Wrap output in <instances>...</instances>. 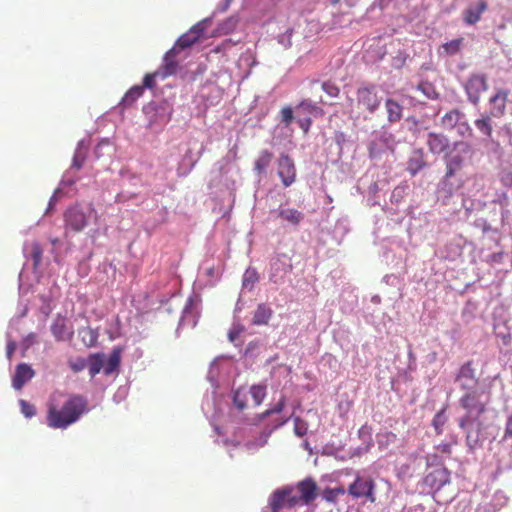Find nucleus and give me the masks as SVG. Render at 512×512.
<instances>
[{"label":"nucleus","instance_id":"nucleus-38","mask_svg":"<svg viewBox=\"0 0 512 512\" xmlns=\"http://www.w3.org/2000/svg\"><path fill=\"white\" fill-rule=\"evenodd\" d=\"M284 406H285V397L282 396L281 399L279 400V402L273 408L267 409L265 412H263L262 414H260L258 416V421H262L264 418L268 417L271 414L280 413L283 410Z\"/></svg>","mask_w":512,"mask_h":512},{"label":"nucleus","instance_id":"nucleus-53","mask_svg":"<svg viewBox=\"0 0 512 512\" xmlns=\"http://www.w3.org/2000/svg\"><path fill=\"white\" fill-rule=\"evenodd\" d=\"M473 416L474 415H468V413H467L463 418H461L459 421L460 428L464 429Z\"/></svg>","mask_w":512,"mask_h":512},{"label":"nucleus","instance_id":"nucleus-52","mask_svg":"<svg viewBox=\"0 0 512 512\" xmlns=\"http://www.w3.org/2000/svg\"><path fill=\"white\" fill-rule=\"evenodd\" d=\"M286 501L288 507H293L298 503L299 498L291 493L290 496L286 498Z\"/></svg>","mask_w":512,"mask_h":512},{"label":"nucleus","instance_id":"nucleus-36","mask_svg":"<svg viewBox=\"0 0 512 512\" xmlns=\"http://www.w3.org/2000/svg\"><path fill=\"white\" fill-rule=\"evenodd\" d=\"M321 87L330 98H337L340 94L339 87L330 81L323 82Z\"/></svg>","mask_w":512,"mask_h":512},{"label":"nucleus","instance_id":"nucleus-47","mask_svg":"<svg viewBox=\"0 0 512 512\" xmlns=\"http://www.w3.org/2000/svg\"><path fill=\"white\" fill-rule=\"evenodd\" d=\"M235 45V42H233L231 39L224 40L220 45L216 46L212 52L214 53H221L226 51L227 49L231 48Z\"/></svg>","mask_w":512,"mask_h":512},{"label":"nucleus","instance_id":"nucleus-10","mask_svg":"<svg viewBox=\"0 0 512 512\" xmlns=\"http://www.w3.org/2000/svg\"><path fill=\"white\" fill-rule=\"evenodd\" d=\"M456 381L460 383V387L463 390H472L476 387L479 380L476 376L475 369L473 368L472 361H467L460 367L456 376Z\"/></svg>","mask_w":512,"mask_h":512},{"label":"nucleus","instance_id":"nucleus-21","mask_svg":"<svg viewBox=\"0 0 512 512\" xmlns=\"http://www.w3.org/2000/svg\"><path fill=\"white\" fill-rule=\"evenodd\" d=\"M279 217L292 224L293 226H298L300 222L304 219V214L294 208L288 209H280Z\"/></svg>","mask_w":512,"mask_h":512},{"label":"nucleus","instance_id":"nucleus-37","mask_svg":"<svg viewBox=\"0 0 512 512\" xmlns=\"http://www.w3.org/2000/svg\"><path fill=\"white\" fill-rule=\"evenodd\" d=\"M65 328V323L63 320H58L52 325L51 331L57 340H64Z\"/></svg>","mask_w":512,"mask_h":512},{"label":"nucleus","instance_id":"nucleus-1","mask_svg":"<svg viewBox=\"0 0 512 512\" xmlns=\"http://www.w3.org/2000/svg\"><path fill=\"white\" fill-rule=\"evenodd\" d=\"M87 411L88 402L82 395H70L63 403L53 396L48 403L47 424L54 429H66Z\"/></svg>","mask_w":512,"mask_h":512},{"label":"nucleus","instance_id":"nucleus-51","mask_svg":"<svg viewBox=\"0 0 512 512\" xmlns=\"http://www.w3.org/2000/svg\"><path fill=\"white\" fill-rule=\"evenodd\" d=\"M436 449L444 454L451 455L452 445L450 443H440Z\"/></svg>","mask_w":512,"mask_h":512},{"label":"nucleus","instance_id":"nucleus-19","mask_svg":"<svg viewBox=\"0 0 512 512\" xmlns=\"http://www.w3.org/2000/svg\"><path fill=\"white\" fill-rule=\"evenodd\" d=\"M272 310L266 304H259L253 314L252 323L254 325H266L268 324L271 316Z\"/></svg>","mask_w":512,"mask_h":512},{"label":"nucleus","instance_id":"nucleus-24","mask_svg":"<svg viewBox=\"0 0 512 512\" xmlns=\"http://www.w3.org/2000/svg\"><path fill=\"white\" fill-rule=\"evenodd\" d=\"M87 367L90 376H96L102 369L104 370L103 355L99 353L91 354L87 359Z\"/></svg>","mask_w":512,"mask_h":512},{"label":"nucleus","instance_id":"nucleus-41","mask_svg":"<svg viewBox=\"0 0 512 512\" xmlns=\"http://www.w3.org/2000/svg\"><path fill=\"white\" fill-rule=\"evenodd\" d=\"M161 76L160 72L156 71L154 73H148L144 76L143 78V89L144 88H149V89H152L155 87V78L157 76Z\"/></svg>","mask_w":512,"mask_h":512},{"label":"nucleus","instance_id":"nucleus-46","mask_svg":"<svg viewBox=\"0 0 512 512\" xmlns=\"http://www.w3.org/2000/svg\"><path fill=\"white\" fill-rule=\"evenodd\" d=\"M511 438H512V412L506 418L503 440L506 441Z\"/></svg>","mask_w":512,"mask_h":512},{"label":"nucleus","instance_id":"nucleus-5","mask_svg":"<svg viewBox=\"0 0 512 512\" xmlns=\"http://www.w3.org/2000/svg\"><path fill=\"white\" fill-rule=\"evenodd\" d=\"M207 23L208 20L204 19L192 26L188 32L181 35L174 45L176 52L178 53L179 49L189 48L198 42L207 28Z\"/></svg>","mask_w":512,"mask_h":512},{"label":"nucleus","instance_id":"nucleus-6","mask_svg":"<svg viewBox=\"0 0 512 512\" xmlns=\"http://www.w3.org/2000/svg\"><path fill=\"white\" fill-rule=\"evenodd\" d=\"M479 398L480 393L475 388L466 390V393L460 398V404L468 415H475L478 418L485 412V404Z\"/></svg>","mask_w":512,"mask_h":512},{"label":"nucleus","instance_id":"nucleus-45","mask_svg":"<svg viewBox=\"0 0 512 512\" xmlns=\"http://www.w3.org/2000/svg\"><path fill=\"white\" fill-rule=\"evenodd\" d=\"M21 412L28 418L35 415V407L25 400H20Z\"/></svg>","mask_w":512,"mask_h":512},{"label":"nucleus","instance_id":"nucleus-3","mask_svg":"<svg viewBox=\"0 0 512 512\" xmlns=\"http://www.w3.org/2000/svg\"><path fill=\"white\" fill-rule=\"evenodd\" d=\"M375 482L372 478H363L359 475L356 476L353 483L348 487L347 492L353 498L365 497L369 502L374 503L376 501L375 496Z\"/></svg>","mask_w":512,"mask_h":512},{"label":"nucleus","instance_id":"nucleus-56","mask_svg":"<svg viewBox=\"0 0 512 512\" xmlns=\"http://www.w3.org/2000/svg\"><path fill=\"white\" fill-rule=\"evenodd\" d=\"M321 102H322L323 104H330V105L332 104V102H328V101H325V100H321Z\"/></svg>","mask_w":512,"mask_h":512},{"label":"nucleus","instance_id":"nucleus-57","mask_svg":"<svg viewBox=\"0 0 512 512\" xmlns=\"http://www.w3.org/2000/svg\"><path fill=\"white\" fill-rule=\"evenodd\" d=\"M100 147H101V144L97 145V147H96V152H98V150L100 149Z\"/></svg>","mask_w":512,"mask_h":512},{"label":"nucleus","instance_id":"nucleus-8","mask_svg":"<svg viewBox=\"0 0 512 512\" xmlns=\"http://www.w3.org/2000/svg\"><path fill=\"white\" fill-rule=\"evenodd\" d=\"M278 175L285 187H289L295 182L296 169L294 161L287 154H282L278 160Z\"/></svg>","mask_w":512,"mask_h":512},{"label":"nucleus","instance_id":"nucleus-42","mask_svg":"<svg viewBox=\"0 0 512 512\" xmlns=\"http://www.w3.org/2000/svg\"><path fill=\"white\" fill-rule=\"evenodd\" d=\"M294 431H295V434L298 435L299 437L304 436L307 432L306 423L303 420H301L299 417H296L294 419Z\"/></svg>","mask_w":512,"mask_h":512},{"label":"nucleus","instance_id":"nucleus-43","mask_svg":"<svg viewBox=\"0 0 512 512\" xmlns=\"http://www.w3.org/2000/svg\"><path fill=\"white\" fill-rule=\"evenodd\" d=\"M42 254H43V251H42L41 246L38 243H34L32 245V251H31V255H32V258L34 261V266H38L41 263Z\"/></svg>","mask_w":512,"mask_h":512},{"label":"nucleus","instance_id":"nucleus-20","mask_svg":"<svg viewBox=\"0 0 512 512\" xmlns=\"http://www.w3.org/2000/svg\"><path fill=\"white\" fill-rule=\"evenodd\" d=\"M273 159V153L268 150H262L259 153V156L254 162V170L257 174H263L266 172V169L269 167L271 161Z\"/></svg>","mask_w":512,"mask_h":512},{"label":"nucleus","instance_id":"nucleus-34","mask_svg":"<svg viewBox=\"0 0 512 512\" xmlns=\"http://www.w3.org/2000/svg\"><path fill=\"white\" fill-rule=\"evenodd\" d=\"M446 423L445 409L437 412L432 420V425L437 434H441L443 432V426Z\"/></svg>","mask_w":512,"mask_h":512},{"label":"nucleus","instance_id":"nucleus-32","mask_svg":"<svg viewBox=\"0 0 512 512\" xmlns=\"http://www.w3.org/2000/svg\"><path fill=\"white\" fill-rule=\"evenodd\" d=\"M298 109H302L306 113L313 114L315 116L324 115V110L317 106L316 104L312 103L310 100H303L299 105Z\"/></svg>","mask_w":512,"mask_h":512},{"label":"nucleus","instance_id":"nucleus-30","mask_svg":"<svg viewBox=\"0 0 512 512\" xmlns=\"http://www.w3.org/2000/svg\"><path fill=\"white\" fill-rule=\"evenodd\" d=\"M248 392L244 388H239L233 393V403L235 407L242 411L247 407Z\"/></svg>","mask_w":512,"mask_h":512},{"label":"nucleus","instance_id":"nucleus-12","mask_svg":"<svg viewBox=\"0 0 512 512\" xmlns=\"http://www.w3.org/2000/svg\"><path fill=\"white\" fill-rule=\"evenodd\" d=\"M34 370L25 363H21L16 367L15 374L12 379V385L16 390H20L34 376Z\"/></svg>","mask_w":512,"mask_h":512},{"label":"nucleus","instance_id":"nucleus-26","mask_svg":"<svg viewBox=\"0 0 512 512\" xmlns=\"http://www.w3.org/2000/svg\"><path fill=\"white\" fill-rule=\"evenodd\" d=\"M462 116V113L457 110H451L444 114V116L441 119L442 126L446 129H452L456 126V124L459 122L460 118Z\"/></svg>","mask_w":512,"mask_h":512},{"label":"nucleus","instance_id":"nucleus-13","mask_svg":"<svg viewBox=\"0 0 512 512\" xmlns=\"http://www.w3.org/2000/svg\"><path fill=\"white\" fill-rule=\"evenodd\" d=\"M462 165H463V158L460 155H453L447 159L446 173H445L442 185H443V189L446 190V192L449 195H452V189H451V187L446 189L447 180L449 178H451L453 175H455V173L461 169Z\"/></svg>","mask_w":512,"mask_h":512},{"label":"nucleus","instance_id":"nucleus-40","mask_svg":"<svg viewBox=\"0 0 512 512\" xmlns=\"http://www.w3.org/2000/svg\"><path fill=\"white\" fill-rule=\"evenodd\" d=\"M69 366L74 372H80L87 367V360L84 358H77L69 361Z\"/></svg>","mask_w":512,"mask_h":512},{"label":"nucleus","instance_id":"nucleus-27","mask_svg":"<svg viewBox=\"0 0 512 512\" xmlns=\"http://www.w3.org/2000/svg\"><path fill=\"white\" fill-rule=\"evenodd\" d=\"M79 335L81 336L82 342L87 347H93L96 345L98 340V333L90 327H83L79 329Z\"/></svg>","mask_w":512,"mask_h":512},{"label":"nucleus","instance_id":"nucleus-44","mask_svg":"<svg viewBox=\"0 0 512 512\" xmlns=\"http://www.w3.org/2000/svg\"><path fill=\"white\" fill-rule=\"evenodd\" d=\"M281 118H282V122L286 125V126H289L291 124V122L293 121V110L291 107H284L282 108L281 110Z\"/></svg>","mask_w":512,"mask_h":512},{"label":"nucleus","instance_id":"nucleus-50","mask_svg":"<svg viewBox=\"0 0 512 512\" xmlns=\"http://www.w3.org/2000/svg\"><path fill=\"white\" fill-rule=\"evenodd\" d=\"M323 498L328 501V502H335L336 501V498H337V495L336 493L334 492L333 489L331 488H327L324 490L323 492Z\"/></svg>","mask_w":512,"mask_h":512},{"label":"nucleus","instance_id":"nucleus-14","mask_svg":"<svg viewBox=\"0 0 512 512\" xmlns=\"http://www.w3.org/2000/svg\"><path fill=\"white\" fill-rule=\"evenodd\" d=\"M427 145L431 153L440 154L449 146L448 138L439 133H429L427 137Z\"/></svg>","mask_w":512,"mask_h":512},{"label":"nucleus","instance_id":"nucleus-54","mask_svg":"<svg viewBox=\"0 0 512 512\" xmlns=\"http://www.w3.org/2000/svg\"><path fill=\"white\" fill-rule=\"evenodd\" d=\"M16 349V344L14 342H9L6 347V352L8 358H11L12 354L14 353Z\"/></svg>","mask_w":512,"mask_h":512},{"label":"nucleus","instance_id":"nucleus-35","mask_svg":"<svg viewBox=\"0 0 512 512\" xmlns=\"http://www.w3.org/2000/svg\"><path fill=\"white\" fill-rule=\"evenodd\" d=\"M463 38H457L443 44V49L449 55L457 54L462 46Z\"/></svg>","mask_w":512,"mask_h":512},{"label":"nucleus","instance_id":"nucleus-48","mask_svg":"<svg viewBox=\"0 0 512 512\" xmlns=\"http://www.w3.org/2000/svg\"><path fill=\"white\" fill-rule=\"evenodd\" d=\"M84 161H85V156L82 155L80 152H76L73 157L72 166L75 167L76 169H80V168H82Z\"/></svg>","mask_w":512,"mask_h":512},{"label":"nucleus","instance_id":"nucleus-9","mask_svg":"<svg viewBox=\"0 0 512 512\" xmlns=\"http://www.w3.org/2000/svg\"><path fill=\"white\" fill-rule=\"evenodd\" d=\"M509 95L510 90L497 89L495 94L491 96L489 99L490 109L488 114H490L494 118L502 117L506 111V105L508 102Z\"/></svg>","mask_w":512,"mask_h":512},{"label":"nucleus","instance_id":"nucleus-7","mask_svg":"<svg viewBox=\"0 0 512 512\" xmlns=\"http://www.w3.org/2000/svg\"><path fill=\"white\" fill-rule=\"evenodd\" d=\"M65 228L73 232L82 231L87 225V216L82 208L75 205L69 207L64 213Z\"/></svg>","mask_w":512,"mask_h":512},{"label":"nucleus","instance_id":"nucleus-15","mask_svg":"<svg viewBox=\"0 0 512 512\" xmlns=\"http://www.w3.org/2000/svg\"><path fill=\"white\" fill-rule=\"evenodd\" d=\"M176 55V47L165 54L162 69L159 71L163 79L176 73L178 68V63L174 59Z\"/></svg>","mask_w":512,"mask_h":512},{"label":"nucleus","instance_id":"nucleus-22","mask_svg":"<svg viewBox=\"0 0 512 512\" xmlns=\"http://www.w3.org/2000/svg\"><path fill=\"white\" fill-rule=\"evenodd\" d=\"M492 118H493V116L486 113V114L482 115L481 118L476 119L474 122L476 128L480 131V133L483 134L487 138L492 137V131H493Z\"/></svg>","mask_w":512,"mask_h":512},{"label":"nucleus","instance_id":"nucleus-17","mask_svg":"<svg viewBox=\"0 0 512 512\" xmlns=\"http://www.w3.org/2000/svg\"><path fill=\"white\" fill-rule=\"evenodd\" d=\"M293 492L292 488H285L282 490H276L269 501V505L272 509V512H278L280 509L287 506L286 498L290 496Z\"/></svg>","mask_w":512,"mask_h":512},{"label":"nucleus","instance_id":"nucleus-28","mask_svg":"<svg viewBox=\"0 0 512 512\" xmlns=\"http://www.w3.org/2000/svg\"><path fill=\"white\" fill-rule=\"evenodd\" d=\"M258 280L259 276L257 271L253 268H248L243 274L242 286L245 289L252 290Z\"/></svg>","mask_w":512,"mask_h":512},{"label":"nucleus","instance_id":"nucleus-18","mask_svg":"<svg viewBox=\"0 0 512 512\" xmlns=\"http://www.w3.org/2000/svg\"><path fill=\"white\" fill-rule=\"evenodd\" d=\"M426 166L424 152L422 149H416L412 152L408 162L407 170L411 175H416L421 169Z\"/></svg>","mask_w":512,"mask_h":512},{"label":"nucleus","instance_id":"nucleus-4","mask_svg":"<svg viewBox=\"0 0 512 512\" xmlns=\"http://www.w3.org/2000/svg\"><path fill=\"white\" fill-rule=\"evenodd\" d=\"M464 87L468 100L472 104L477 105L479 103L481 93L486 91L488 88L486 76L484 74H473L468 78Z\"/></svg>","mask_w":512,"mask_h":512},{"label":"nucleus","instance_id":"nucleus-49","mask_svg":"<svg viewBox=\"0 0 512 512\" xmlns=\"http://www.w3.org/2000/svg\"><path fill=\"white\" fill-rule=\"evenodd\" d=\"M298 123H299L300 128L303 130V132L305 134H307L310 129V126L312 124V120H311V118L306 117L303 119H299Z\"/></svg>","mask_w":512,"mask_h":512},{"label":"nucleus","instance_id":"nucleus-39","mask_svg":"<svg viewBox=\"0 0 512 512\" xmlns=\"http://www.w3.org/2000/svg\"><path fill=\"white\" fill-rule=\"evenodd\" d=\"M238 20L234 17L228 18L224 22H222L219 26V31L223 34H229L232 32L237 26Z\"/></svg>","mask_w":512,"mask_h":512},{"label":"nucleus","instance_id":"nucleus-29","mask_svg":"<svg viewBox=\"0 0 512 512\" xmlns=\"http://www.w3.org/2000/svg\"><path fill=\"white\" fill-rule=\"evenodd\" d=\"M249 393L253 399V403L255 406H259L266 396V386L265 385H253L250 387Z\"/></svg>","mask_w":512,"mask_h":512},{"label":"nucleus","instance_id":"nucleus-2","mask_svg":"<svg viewBox=\"0 0 512 512\" xmlns=\"http://www.w3.org/2000/svg\"><path fill=\"white\" fill-rule=\"evenodd\" d=\"M381 104V97L378 96L376 86H363L357 89L355 107L358 113L368 112L373 114Z\"/></svg>","mask_w":512,"mask_h":512},{"label":"nucleus","instance_id":"nucleus-31","mask_svg":"<svg viewBox=\"0 0 512 512\" xmlns=\"http://www.w3.org/2000/svg\"><path fill=\"white\" fill-rule=\"evenodd\" d=\"M143 87L136 85L130 88L122 99L124 105H132L143 94Z\"/></svg>","mask_w":512,"mask_h":512},{"label":"nucleus","instance_id":"nucleus-58","mask_svg":"<svg viewBox=\"0 0 512 512\" xmlns=\"http://www.w3.org/2000/svg\"><path fill=\"white\" fill-rule=\"evenodd\" d=\"M465 126L467 130H470L469 125L467 123H465Z\"/></svg>","mask_w":512,"mask_h":512},{"label":"nucleus","instance_id":"nucleus-33","mask_svg":"<svg viewBox=\"0 0 512 512\" xmlns=\"http://www.w3.org/2000/svg\"><path fill=\"white\" fill-rule=\"evenodd\" d=\"M466 443L470 450H474L481 445L480 428L476 431H468L466 435Z\"/></svg>","mask_w":512,"mask_h":512},{"label":"nucleus","instance_id":"nucleus-16","mask_svg":"<svg viewBox=\"0 0 512 512\" xmlns=\"http://www.w3.org/2000/svg\"><path fill=\"white\" fill-rule=\"evenodd\" d=\"M301 499L308 504L316 498L317 485L312 479H305L298 484Z\"/></svg>","mask_w":512,"mask_h":512},{"label":"nucleus","instance_id":"nucleus-55","mask_svg":"<svg viewBox=\"0 0 512 512\" xmlns=\"http://www.w3.org/2000/svg\"><path fill=\"white\" fill-rule=\"evenodd\" d=\"M334 492L336 493V495L338 496L339 494H344L345 493V490L341 487L339 488H333Z\"/></svg>","mask_w":512,"mask_h":512},{"label":"nucleus","instance_id":"nucleus-25","mask_svg":"<svg viewBox=\"0 0 512 512\" xmlns=\"http://www.w3.org/2000/svg\"><path fill=\"white\" fill-rule=\"evenodd\" d=\"M121 350L116 348L110 354L106 364L104 365V373L105 375L112 374L120 365L121 360Z\"/></svg>","mask_w":512,"mask_h":512},{"label":"nucleus","instance_id":"nucleus-11","mask_svg":"<svg viewBox=\"0 0 512 512\" xmlns=\"http://www.w3.org/2000/svg\"><path fill=\"white\" fill-rule=\"evenodd\" d=\"M486 0H478L476 5H469L463 11V20L468 25H475L480 21L482 14L487 10Z\"/></svg>","mask_w":512,"mask_h":512},{"label":"nucleus","instance_id":"nucleus-23","mask_svg":"<svg viewBox=\"0 0 512 512\" xmlns=\"http://www.w3.org/2000/svg\"><path fill=\"white\" fill-rule=\"evenodd\" d=\"M389 122H397L402 117V106L393 99H387L385 103Z\"/></svg>","mask_w":512,"mask_h":512}]
</instances>
